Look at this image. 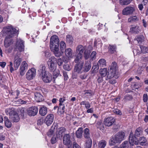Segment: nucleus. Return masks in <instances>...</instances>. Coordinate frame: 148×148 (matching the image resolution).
Wrapping results in <instances>:
<instances>
[{
	"label": "nucleus",
	"mask_w": 148,
	"mask_h": 148,
	"mask_svg": "<svg viewBox=\"0 0 148 148\" xmlns=\"http://www.w3.org/2000/svg\"><path fill=\"white\" fill-rule=\"evenodd\" d=\"M20 54L18 53L17 56L16 55L14 57V68L13 67V63L10 62L9 66H10V71L12 73L14 70H16L20 65L21 62L22 61L21 58L19 57Z\"/></svg>",
	"instance_id": "nucleus-4"
},
{
	"label": "nucleus",
	"mask_w": 148,
	"mask_h": 148,
	"mask_svg": "<svg viewBox=\"0 0 148 148\" xmlns=\"http://www.w3.org/2000/svg\"><path fill=\"white\" fill-rule=\"evenodd\" d=\"M50 49L55 56L57 57L61 56L64 53V52L61 50H59V47H54Z\"/></svg>",
	"instance_id": "nucleus-12"
},
{
	"label": "nucleus",
	"mask_w": 148,
	"mask_h": 148,
	"mask_svg": "<svg viewBox=\"0 0 148 148\" xmlns=\"http://www.w3.org/2000/svg\"><path fill=\"white\" fill-rule=\"evenodd\" d=\"M84 94H88V96H90L92 95V92L90 90H86L84 91Z\"/></svg>",
	"instance_id": "nucleus-53"
},
{
	"label": "nucleus",
	"mask_w": 148,
	"mask_h": 148,
	"mask_svg": "<svg viewBox=\"0 0 148 148\" xmlns=\"http://www.w3.org/2000/svg\"><path fill=\"white\" fill-rule=\"evenodd\" d=\"M38 109L36 106L30 108L27 110V114L30 116H34L38 113Z\"/></svg>",
	"instance_id": "nucleus-14"
},
{
	"label": "nucleus",
	"mask_w": 148,
	"mask_h": 148,
	"mask_svg": "<svg viewBox=\"0 0 148 148\" xmlns=\"http://www.w3.org/2000/svg\"><path fill=\"white\" fill-rule=\"evenodd\" d=\"M10 118L14 122H18L20 119L18 114L16 113L12 116H11Z\"/></svg>",
	"instance_id": "nucleus-26"
},
{
	"label": "nucleus",
	"mask_w": 148,
	"mask_h": 148,
	"mask_svg": "<svg viewBox=\"0 0 148 148\" xmlns=\"http://www.w3.org/2000/svg\"><path fill=\"white\" fill-rule=\"evenodd\" d=\"M25 70L21 69H19V72L21 75V76H23L24 75L25 73Z\"/></svg>",
	"instance_id": "nucleus-63"
},
{
	"label": "nucleus",
	"mask_w": 148,
	"mask_h": 148,
	"mask_svg": "<svg viewBox=\"0 0 148 148\" xmlns=\"http://www.w3.org/2000/svg\"><path fill=\"white\" fill-rule=\"evenodd\" d=\"M84 135L85 138L87 140L91 139L90 138V134L88 129L86 128L85 129L84 131Z\"/></svg>",
	"instance_id": "nucleus-27"
},
{
	"label": "nucleus",
	"mask_w": 148,
	"mask_h": 148,
	"mask_svg": "<svg viewBox=\"0 0 148 148\" xmlns=\"http://www.w3.org/2000/svg\"><path fill=\"white\" fill-rule=\"evenodd\" d=\"M42 76V80L45 83H50L52 80V76L49 72L43 75Z\"/></svg>",
	"instance_id": "nucleus-13"
},
{
	"label": "nucleus",
	"mask_w": 148,
	"mask_h": 148,
	"mask_svg": "<svg viewBox=\"0 0 148 148\" xmlns=\"http://www.w3.org/2000/svg\"><path fill=\"white\" fill-rule=\"evenodd\" d=\"M144 37L142 35H140L136 37L134 40H137L138 43L140 44L144 41Z\"/></svg>",
	"instance_id": "nucleus-32"
},
{
	"label": "nucleus",
	"mask_w": 148,
	"mask_h": 148,
	"mask_svg": "<svg viewBox=\"0 0 148 148\" xmlns=\"http://www.w3.org/2000/svg\"><path fill=\"white\" fill-rule=\"evenodd\" d=\"M84 64V62L79 63L76 64L75 67L74 72H77L78 73H82V69Z\"/></svg>",
	"instance_id": "nucleus-16"
},
{
	"label": "nucleus",
	"mask_w": 148,
	"mask_h": 148,
	"mask_svg": "<svg viewBox=\"0 0 148 148\" xmlns=\"http://www.w3.org/2000/svg\"><path fill=\"white\" fill-rule=\"evenodd\" d=\"M116 71L110 69V71L108 73L107 78L108 79H110L113 78L116 73Z\"/></svg>",
	"instance_id": "nucleus-33"
},
{
	"label": "nucleus",
	"mask_w": 148,
	"mask_h": 148,
	"mask_svg": "<svg viewBox=\"0 0 148 148\" xmlns=\"http://www.w3.org/2000/svg\"><path fill=\"white\" fill-rule=\"evenodd\" d=\"M132 97L131 95H129L128 94L126 95L124 97L123 100L125 101H128L132 100Z\"/></svg>",
	"instance_id": "nucleus-46"
},
{
	"label": "nucleus",
	"mask_w": 148,
	"mask_h": 148,
	"mask_svg": "<svg viewBox=\"0 0 148 148\" xmlns=\"http://www.w3.org/2000/svg\"><path fill=\"white\" fill-rule=\"evenodd\" d=\"M5 113L7 115H9L10 117L11 116H12L14 114L16 113L13 108H7L5 110Z\"/></svg>",
	"instance_id": "nucleus-25"
},
{
	"label": "nucleus",
	"mask_w": 148,
	"mask_h": 148,
	"mask_svg": "<svg viewBox=\"0 0 148 148\" xmlns=\"http://www.w3.org/2000/svg\"><path fill=\"white\" fill-rule=\"evenodd\" d=\"M83 133L82 128L81 127L79 128L76 132V136L78 138H81L82 137V133Z\"/></svg>",
	"instance_id": "nucleus-28"
},
{
	"label": "nucleus",
	"mask_w": 148,
	"mask_h": 148,
	"mask_svg": "<svg viewBox=\"0 0 148 148\" xmlns=\"http://www.w3.org/2000/svg\"><path fill=\"white\" fill-rule=\"evenodd\" d=\"M96 52L95 51H93L90 56V59L91 60H93L96 58Z\"/></svg>",
	"instance_id": "nucleus-50"
},
{
	"label": "nucleus",
	"mask_w": 148,
	"mask_h": 148,
	"mask_svg": "<svg viewBox=\"0 0 148 148\" xmlns=\"http://www.w3.org/2000/svg\"><path fill=\"white\" fill-rule=\"evenodd\" d=\"M36 70L34 68H32L28 70L26 74V78L28 80L33 79L36 75Z\"/></svg>",
	"instance_id": "nucleus-9"
},
{
	"label": "nucleus",
	"mask_w": 148,
	"mask_h": 148,
	"mask_svg": "<svg viewBox=\"0 0 148 148\" xmlns=\"http://www.w3.org/2000/svg\"><path fill=\"white\" fill-rule=\"evenodd\" d=\"M58 138H59L56 135H54L51 139V143L52 144H54L57 141V139Z\"/></svg>",
	"instance_id": "nucleus-51"
},
{
	"label": "nucleus",
	"mask_w": 148,
	"mask_h": 148,
	"mask_svg": "<svg viewBox=\"0 0 148 148\" xmlns=\"http://www.w3.org/2000/svg\"><path fill=\"white\" fill-rule=\"evenodd\" d=\"M101 40L99 38L95 39L94 43V46H96L97 43L98 44H99L101 43Z\"/></svg>",
	"instance_id": "nucleus-59"
},
{
	"label": "nucleus",
	"mask_w": 148,
	"mask_h": 148,
	"mask_svg": "<svg viewBox=\"0 0 148 148\" xmlns=\"http://www.w3.org/2000/svg\"><path fill=\"white\" fill-rule=\"evenodd\" d=\"M65 101V99L64 97L60 98L59 99V105H62V104H64L63 103Z\"/></svg>",
	"instance_id": "nucleus-61"
},
{
	"label": "nucleus",
	"mask_w": 148,
	"mask_h": 148,
	"mask_svg": "<svg viewBox=\"0 0 148 148\" xmlns=\"http://www.w3.org/2000/svg\"><path fill=\"white\" fill-rule=\"evenodd\" d=\"M139 19L136 16H130L128 18V22L131 23H133L136 21H138Z\"/></svg>",
	"instance_id": "nucleus-31"
},
{
	"label": "nucleus",
	"mask_w": 148,
	"mask_h": 148,
	"mask_svg": "<svg viewBox=\"0 0 148 148\" xmlns=\"http://www.w3.org/2000/svg\"><path fill=\"white\" fill-rule=\"evenodd\" d=\"M57 59L53 56L50 57L47 62L48 67L50 72L53 71L56 69Z\"/></svg>",
	"instance_id": "nucleus-6"
},
{
	"label": "nucleus",
	"mask_w": 148,
	"mask_h": 148,
	"mask_svg": "<svg viewBox=\"0 0 148 148\" xmlns=\"http://www.w3.org/2000/svg\"><path fill=\"white\" fill-rule=\"evenodd\" d=\"M115 121V119L113 117H108L104 119V124L105 126L109 127L113 124Z\"/></svg>",
	"instance_id": "nucleus-11"
},
{
	"label": "nucleus",
	"mask_w": 148,
	"mask_h": 148,
	"mask_svg": "<svg viewBox=\"0 0 148 148\" xmlns=\"http://www.w3.org/2000/svg\"><path fill=\"white\" fill-rule=\"evenodd\" d=\"M140 31L139 27L138 26H135L130 28V32L136 34H138Z\"/></svg>",
	"instance_id": "nucleus-30"
},
{
	"label": "nucleus",
	"mask_w": 148,
	"mask_h": 148,
	"mask_svg": "<svg viewBox=\"0 0 148 148\" xmlns=\"http://www.w3.org/2000/svg\"><path fill=\"white\" fill-rule=\"evenodd\" d=\"M51 72H53V78H56L59 75L60 73V71L59 70L56 69L53 71H51Z\"/></svg>",
	"instance_id": "nucleus-47"
},
{
	"label": "nucleus",
	"mask_w": 148,
	"mask_h": 148,
	"mask_svg": "<svg viewBox=\"0 0 148 148\" xmlns=\"http://www.w3.org/2000/svg\"><path fill=\"white\" fill-rule=\"evenodd\" d=\"M53 119L54 115L52 114H49L46 117L45 122L48 126H49L52 124L53 121Z\"/></svg>",
	"instance_id": "nucleus-15"
},
{
	"label": "nucleus",
	"mask_w": 148,
	"mask_h": 148,
	"mask_svg": "<svg viewBox=\"0 0 148 148\" xmlns=\"http://www.w3.org/2000/svg\"><path fill=\"white\" fill-rule=\"evenodd\" d=\"M71 137L69 134L64 135L63 138V142L65 145H69L71 143Z\"/></svg>",
	"instance_id": "nucleus-17"
},
{
	"label": "nucleus",
	"mask_w": 148,
	"mask_h": 148,
	"mask_svg": "<svg viewBox=\"0 0 148 148\" xmlns=\"http://www.w3.org/2000/svg\"><path fill=\"white\" fill-rule=\"evenodd\" d=\"M106 144V142L104 140H102L99 142L98 144L99 148H104Z\"/></svg>",
	"instance_id": "nucleus-38"
},
{
	"label": "nucleus",
	"mask_w": 148,
	"mask_h": 148,
	"mask_svg": "<svg viewBox=\"0 0 148 148\" xmlns=\"http://www.w3.org/2000/svg\"><path fill=\"white\" fill-rule=\"evenodd\" d=\"M107 73V70L106 68L101 69L99 70L100 75L102 77H104L106 76Z\"/></svg>",
	"instance_id": "nucleus-29"
},
{
	"label": "nucleus",
	"mask_w": 148,
	"mask_h": 148,
	"mask_svg": "<svg viewBox=\"0 0 148 148\" xmlns=\"http://www.w3.org/2000/svg\"><path fill=\"white\" fill-rule=\"evenodd\" d=\"M73 148H81L78 144L75 142L73 143Z\"/></svg>",
	"instance_id": "nucleus-62"
},
{
	"label": "nucleus",
	"mask_w": 148,
	"mask_h": 148,
	"mask_svg": "<svg viewBox=\"0 0 148 148\" xmlns=\"http://www.w3.org/2000/svg\"><path fill=\"white\" fill-rule=\"evenodd\" d=\"M28 67V65L26 62L25 61H23L20 67V69H23L25 70L27 69Z\"/></svg>",
	"instance_id": "nucleus-42"
},
{
	"label": "nucleus",
	"mask_w": 148,
	"mask_h": 148,
	"mask_svg": "<svg viewBox=\"0 0 148 148\" xmlns=\"http://www.w3.org/2000/svg\"><path fill=\"white\" fill-rule=\"evenodd\" d=\"M128 144L127 141H125L120 145L121 148H128Z\"/></svg>",
	"instance_id": "nucleus-48"
},
{
	"label": "nucleus",
	"mask_w": 148,
	"mask_h": 148,
	"mask_svg": "<svg viewBox=\"0 0 148 148\" xmlns=\"http://www.w3.org/2000/svg\"><path fill=\"white\" fill-rule=\"evenodd\" d=\"M148 100L147 95V94H144L143 96V100L144 102H146Z\"/></svg>",
	"instance_id": "nucleus-57"
},
{
	"label": "nucleus",
	"mask_w": 148,
	"mask_h": 148,
	"mask_svg": "<svg viewBox=\"0 0 148 148\" xmlns=\"http://www.w3.org/2000/svg\"><path fill=\"white\" fill-rule=\"evenodd\" d=\"M109 51L111 53H114L116 51V47L115 45H110L108 47Z\"/></svg>",
	"instance_id": "nucleus-40"
},
{
	"label": "nucleus",
	"mask_w": 148,
	"mask_h": 148,
	"mask_svg": "<svg viewBox=\"0 0 148 148\" xmlns=\"http://www.w3.org/2000/svg\"><path fill=\"white\" fill-rule=\"evenodd\" d=\"M91 67V63L89 61H86L84 66V71L85 72L88 71L90 69Z\"/></svg>",
	"instance_id": "nucleus-21"
},
{
	"label": "nucleus",
	"mask_w": 148,
	"mask_h": 148,
	"mask_svg": "<svg viewBox=\"0 0 148 148\" xmlns=\"http://www.w3.org/2000/svg\"><path fill=\"white\" fill-rule=\"evenodd\" d=\"M60 106L59 107V109H62V110L60 111V113L61 114L63 113L64 112V109L65 108L64 104H62V105H59Z\"/></svg>",
	"instance_id": "nucleus-54"
},
{
	"label": "nucleus",
	"mask_w": 148,
	"mask_h": 148,
	"mask_svg": "<svg viewBox=\"0 0 148 148\" xmlns=\"http://www.w3.org/2000/svg\"><path fill=\"white\" fill-rule=\"evenodd\" d=\"M56 127V126H53V125L51 128V129L49 130V132L47 133V135L49 137H51V136L53 134L54 130H55V127Z\"/></svg>",
	"instance_id": "nucleus-35"
},
{
	"label": "nucleus",
	"mask_w": 148,
	"mask_h": 148,
	"mask_svg": "<svg viewBox=\"0 0 148 148\" xmlns=\"http://www.w3.org/2000/svg\"><path fill=\"white\" fill-rule=\"evenodd\" d=\"M3 31L6 35L4 46L6 48H7L12 44L13 41L12 38L15 36H17L18 34V30L12 25H10L4 27Z\"/></svg>",
	"instance_id": "nucleus-1"
},
{
	"label": "nucleus",
	"mask_w": 148,
	"mask_h": 148,
	"mask_svg": "<svg viewBox=\"0 0 148 148\" xmlns=\"http://www.w3.org/2000/svg\"><path fill=\"white\" fill-rule=\"evenodd\" d=\"M64 52L65 56L68 58H72V51L71 49L68 48L66 49Z\"/></svg>",
	"instance_id": "nucleus-18"
},
{
	"label": "nucleus",
	"mask_w": 148,
	"mask_h": 148,
	"mask_svg": "<svg viewBox=\"0 0 148 148\" xmlns=\"http://www.w3.org/2000/svg\"><path fill=\"white\" fill-rule=\"evenodd\" d=\"M66 45L65 43L61 41L60 43V50L64 52V50L66 48Z\"/></svg>",
	"instance_id": "nucleus-45"
},
{
	"label": "nucleus",
	"mask_w": 148,
	"mask_h": 148,
	"mask_svg": "<svg viewBox=\"0 0 148 148\" xmlns=\"http://www.w3.org/2000/svg\"><path fill=\"white\" fill-rule=\"evenodd\" d=\"M47 108L43 106L40 108L39 112L41 116H44L47 114Z\"/></svg>",
	"instance_id": "nucleus-22"
},
{
	"label": "nucleus",
	"mask_w": 148,
	"mask_h": 148,
	"mask_svg": "<svg viewBox=\"0 0 148 148\" xmlns=\"http://www.w3.org/2000/svg\"><path fill=\"white\" fill-rule=\"evenodd\" d=\"M24 42L20 39L17 40L15 46V50L20 52L23 51L24 50Z\"/></svg>",
	"instance_id": "nucleus-8"
},
{
	"label": "nucleus",
	"mask_w": 148,
	"mask_h": 148,
	"mask_svg": "<svg viewBox=\"0 0 148 148\" xmlns=\"http://www.w3.org/2000/svg\"><path fill=\"white\" fill-rule=\"evenodd\" d=\"M44 56L46 58H48L50 56L51 54L48 51H46L44 52Z\"/></svg>",
	"instance_id": "nucleus-55"
},
{
	"label": "nucleus",
	"mask_w": 148,
	"mask_h": 148,
	"mask_svg": "<svg viewBox=\"0 0 148 148\" xmlns=\"http://www.w3.org/2000/svg\"><path fill=\"white\" fill-rule=\"evenodd\" d=\"M140 47L142 53H148V48L147 47L140 46Z\"/></svg>",
	"instance_id": "nucleus-44"
},
{
	"label": "nucleus",
	"mask_w": 148,
	"mask_h": 148,
	"mask_svg": "<svg viewBox=\"0 0 148 148\" xmlns=\"http://www.w3.org/2000/svg\"><path fill=\"white\" fill-rule=\"evenodd\" d=\"M35 99L37 102H40L43 100L42 95L39 93L36 92L35 93Z\"/></svg>",
	"instance_id": "nucleus-20"
},
{
	"label": "nucleus",
	"mask_w": 148,
	"mask_h": 148,
	"mask_svg": "<svg viewBox=\"0 0 148 148\" xmlns=\"http://www.w3.org/2000/svg\"><path fill=\"white\" fill-rule=\"evenodd\" d=\"M63 67L64 69L66 70L69 71L71 70L70 66L68 64L64 65L63 66Z\"/></svg>",
	"instance_id": "nucleus-56"
},
{
	"label": "nucleus",
	"mask_w": 148,
	"mask_h": 148,
	"mask_svg": "<svg viewBox=\"0 0 148 148\" xmlns=\"http://www.w3.org/2000/svg\"><path fill=\"white\" fill-rule=\"evenodd\" d=\"M18 101L21 104H25L27 103L26 101H24L21 99H19Z\"/></svg>",
	"instance_id": "nucleus-64"
},
{
	"label": "nucleus",
	"mask_w": 148,
	"mask_h": 148,
	"mask_svg": "<svg viewBox=\"0 0 148 148\" xmlns=\"http://www.w3.org/2000/svg\"><path fill=\"white\" fill-rule=\"evenodd\" d=\"M66 40L67 42L70 44H71L73 42V39L71 36L70 35H68L66 37Z\"/></svg>",
	"instance_id": "nucleus-34"
},
{
	"label": "nucleus",
	"mask_w": 148,
	"mask_h": 148,
	"mask_svg": "<svg viewBox=\"0 0 148 148\" xmlns=\"http://www.w3.org/2000/svg\"><path fill=\"white\" fill-rule=\"evenodd\" d=\"M116 66V63L115 62H113L112 63L111 65L110 69L111 70H112L114 71H116L117 70Z\"/></svg>",
	"instance_id": "nucleus-43"
},
{
	"label": "nucleus",
	"mask_w": 148,
	"mask_h": 148,
	"mask_svg": "<svg viewBox=\"0 0 148 148\" xmlns=\"http://www.w3.org/2000/svg\"><path fill=\"white\" fill-rule=\"evenodd\" d=\"M86 47L81 45H78L76 48V52L77 55L75 60V63H77L82 57L83 53L86 50Z\"/></svg>",
	"instance_id": "nucleus-5"
},
{
	"label": "nucleus",
	"mask_w": 148,
	"mask_h": 148,
	"mask_svg": "<svg viewBox=\"0 0 148 148\" xmlns=\"http://www.w3.org/2000/svg\"><path fill=\"white\" fill-rule=\"evenodd\" d=\"M4 123L5 127L7 128H10L12 126V123L10 121L8 117L5 116L4 118Z\"/></svg>",
	"instance_id": "nucleus-23"
},
{
	"label": "nucleus",
	"mask_w": 148,
	"mask_h": 148,
	"mask_svg": "<svg viewBox=\"0 0 148 148\" xmlns=\"http://www.w3.org/2000/svg\"><path fill=\"white\" fill-rule=\"evenodd\" d=\"M143 133L142 128L140 127H138L135 130V136L138 137L140 135H141Z\"/></svg>",
	"instance_id": "nucleus-36"
},
{
	"label": "nucleus",
	"mask_w": 148,
	"mask_h": 148,
	"mask_svg": "<svg viewBox=\"0 0 148 148\" xmlns=\"http://www.w3.org/2000/svg\"><path fill=\"white\" fill-rule=\"evenodd\" d=\"M114 112L116 114L121 115L122 112L119 109L115 110H114Z\"/></svg>",
	"instance_id": "nucleus-60"
},
{
	"label": "nucleus",
	"mask_w": 148,
	"mask_h": 148,
	"mask_svg": "<svg viewBox=\"0 0 148 148\" xmlns=\"http://www.w3.org/2000/svg\"><path fill=\"white\" fill-rule=\"evenodd\" d=\"M90 51L85 50L84 52V56L85 59H88L90 56Z\"/></svg>",
	"instance_id": "nucleus-52"
},
{
	"label": "nucleus",
	"mask_w": 148,
	"mask_h": 148,
	"mask_svg": "<svg viewBox=\"0 0 148 148\" xmlns=\"http://www.w3.org/2000/svg\"><path fill=\"white\" fill-rule=\"evenodd\" d=\"M65 129L63 127H60L57 130V134L58 137H62V134L65 131Z\"/></svg>",
	"instance_id": "nucleus-19"
},
{
	"label": "nucleus",
	"mask_w": 148,
	"mask_h": 148,
	"mask_svg": "<svg viewBox=\"0 0 148 148\" xmlns=\"http://www.w3.org/2000/svg\"><path fill=\"white\" fill-rule=\"evenodd\" d=\"M129 142L132 146L134 144L138 145L139 142L141 145H145L147 141L146 138L144 137H141L139 138V141L135 136H133V133L131 132L129 137Z\"/></svg>",
	"instance_id": "nucleus-2"
},
{
	"label": "nucleus",
	"mask_w": 148,
	"mask_h": 148,
	"mask_svg": "<svg viewBox=\"0 0 148 148\" xmlns=\"http://www.w3.org/2000/svg\"><path fill=\"white\" fill-rule=\"evenodd\" d=\"M106 62L103 59H100L97 63V65L98 66L102 67L104 66H106Z\"/></svg>",
	"instance_id": "nucleus-37"
},
{
	"label": "nucleus",
	"mask_w": 148,
	"mask_h": 148,
	"mask_svg": "<svg viewBox=\"0 0 148 148\" xmlns=\"http://www.w3.org/2000/svg\"><path fill=\"white\" fill-rule=\"evenodd\" d=\"M20 93V92L18 90H16V91H14V92H12V95H14L15 94H16L17 95V96L15 98L16 99H17L18 97V96L19 95V94Z\"/></svg>",
	"instance_id": "nucleus-58"
},
{
	"label": "nucleus",
	"mask_w": 148,
	"mask_h": 148,
	"mask_svg": "<svg viewBox=\"0 0 148 148\" xmlns=\"http://www.w3.org/2000/svg\"><path fill=\"white\" fill-rule=\"evenodd\" d=\"M134 7L131 6H128L122 10V14L123 15H128L133 14L135 11Z\"/></svg>",
	"instance_id": "nucleus-10"
},
{
	"label": "nucleus",
	"mask_w": 148,
	"mask_h": 148,
	"mask_svg": "<svg viewBox=\"0 0 148 148\" xmlns=\"http://www.w3.org/2000/svg\"><path fill=\"white\" fill-rule=\"evenodd\" d=\"M38 72L41 73L42 75L47 73L48 72L46 71V69L45 65H41L39 67V69L38 71Z\"/></svg>",
	"instance_id": "nucleus-24"
},
{
	"label": "nucleus",
	"mask_w": 148,
	"mask_h": 148,
	"mask_svg": "<svg viewBox=\"0 0 148 148\" xmlns=\"http://www.w3.org/2000/svg\"><path fill=\"white\" fill-rule=\"evenodd\" d=\"M86 148H91L92 145V140L91 139L87 140L86 141Z\"/></svg>",
	"instance_id": "nucleus-41"
},
{
	"label": "nucleus",
	"mask_w": 148,
	"mask_h": 148,
	"mask_svg": "<svg viewBox=\"0 0 148 148\" xmlns=\"http://www.w3.org/2000/svg\"><path fill=\"white\" fill-rule=\"evenodd\" d=\"M64 61L65 62H67V61L66 60H63L61 58H58L57 60V62L59 66L62 65L63 63V62Z\"/></svg>",
	"instance_id": "nucleus-49"
},
{
	"label": "nucleus",
	"mask_w": 148,
	"mask_h": 148,
	"mask_svg": "<svg viewBox=\"0 0 148 148\" xmlns=\"http://www.w3.org/2000/svg\"><path fill=\"white\" fill-rule=\"evenodd\" d=\"M132 0H120V4L121 5H127L130 3Z\"/></svg>",
	"instance_id": "nucleus-39"
},
{
	"label": "nucleus",
	"mask_w": 148,
	"mask_h": 148,
	"mask_svg": "<svg viewBox=\"0 0 148 148\" xmlns=\"http://www.w3.org/2000/svg\"><path fill=\"white\" fill-rule=\"evenodd\" d=\"M125 135L124 132H119L114 137L112 138L109 142L110 145H114V144L120 143L125 138Z\"/></svg>",
	"instance_id": "nucleus-3"
},
{
	"label": "nucleus",
	"mask_w": 148,
	"mask_h": 148,
	"mask_svg": "<svg viewBox=\"0 0 148 148\" xmlns=\"http://www.w3.org/2000/svg\"><path fill=\"white\" fill-rule=\"evenodd\" d=\"M59 40L58 36L53 35L50 38V49L59 47Z\"/></svg>",
	"instance_id": "nucleus-7"
}]
</instances>
